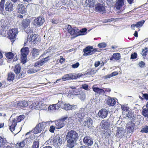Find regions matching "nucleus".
Listing matches in <instances>:
<instances>
[{"label": "nucleus", "instance_id": "nucleus-1", "mask_svg": "<svg viewBox=\"0 0 148 148\" xmlns=\"http://www.w3.org/2000/svg\"><path fill=\"white\" fill-rule=\"evenodd\" d=\"M78 137V134L75 131L71 130L69 131L66 135L67 147L69 148L73 147L76 143Z\"/></svg>", "mask_w": 148, "mask_h": 148}, {"label": "nucleus", "instance_id": "nucleus-2", "mask_svg": "<svg viewBox=\"0 0 148 148\" xmlns=\"http://www.w3.org/2000/svg\"><path fill=\"white\" fill-rule=\"evenodd\" d=\"M49 124L48 122H42L39 123L35 127L34 131V133L37 134L40 133L44 130L45 132L47 129L46 127L48 126Z\"/></svg>", "mask_w": 148, "mask_h": 148}, {"label": "nucleus", "instance_id": "nucleus-3", "mask_svg": "<svg viewBox=\"0 0 148 148\" xmlns=\"http://www.w3.org/2000/svg\"><path fill=\"white\" fill-rule=\"evenodd\" d=\"M14 71L16 74V78L18 79L23 77L25 76V73L23 71H21V66L20 64L15 65L14 68Z\"/></svg>", "mask_w": 148, "mask_h": 148}, {"label": "nucleus", "instance_id": "nucleus-4", "mask_svg": "<svg viewBox=\"0 0 148 148\" xmlns=\"http://www.w3.org/2000/svg\"><path fill=\"white\" fill-rule=\"evenodd\" d=\"M17 33V29L16 28L10 29L8 32V38L10 40L12 44L15 40V37Z\"/></svg>", "mask_w": 148, "mask_h": 148}, {"label": "nucleus", "instance_id": "nucleus-5", "mask_svg": "<svg viewBox=\"0 0 148 148\" xmlns=\"http://www.w3.org/2000/svg\"><path fill=\"white\" fill-rule=\"evenodd\" d=\"M68 116L64 117L60 119L54 121L55 127L57 129H60L63 127L65 125L66 120H67Z\"/></svg>", "mask_w": 148, "mask_h": 148}, {"label": "nucleus", "instance_id": "nucleus-6", "mask_svg": "<svg viewBox=\"0 0 148 148\" xmlns=\"http://www.w3.org/2000/svg\"><path fill=\"white\" fill-rule=\"evenodd\" d=\"M97 49L93 48L91 46H88L83 50L84 54L86 56L91 55L97 51Z\"/></svg>", "mask_w": 148, "mask_h": 148}, {"label": "nucleus", "instance_id": "nucleus-7", "mask_svg": "<svg viewBox=\"0 0 148 148\" xmlns=\"http://www.w3.org/2000/svg\"><path fill=\"white\" fill-rule=\"evenodd\" d=\"M21 61L23 63L26 62L27 56L29 52V49L28 47L23 48L21 50Z\"/></svg>", "mask_w": 148, "mask_h": 148}, {"label": "nucleus", "instance_id": "nucleus-8", "mask_svg": "<svg viewBox=\"0 0 148 148\" xmlns=\"http://www.w3.org/2000/svg\"><path fill=\"white\" fill-rule=\"evenodd\" d=\"M67 29L68 31L70 34L73 36V38H75L81 35V34H79L78 29L76 27L72 28L71 25H68Z\"/></svg>", "mask_w": 148, "mask_h": 148}, {"label": "nucleus", "instance_id": "nucleus-9", "mask_svg": "<svg viewBox=\"0 0 148 148\" xmlns=\"http://www.w3.org/2000/svg\"><path fill=\"white\" fill-rule=\"evenodd\" d=\"M60 104V108H62L66 110H70L73 109L75 108V105H71L68 103H64L62 102H58V103Z\"/></svg>", "mask_w": 148, "mask_h": 148}, {"label": "nucleus", "instance_id": "nucleus-10", "mask_svg": "<svg viewBox=\"0 0 148 148\" xmlns=\"http://www.w3.org/2000/svg\"><path fill=\"white\" fill-rule=\"evenodd\" d=\"M62 139L58 135H57L54 136L52 140V143L54 146H61L62 144Z\"/></svg>", "mask_w": 148, "mask_h": 148}, {"label": "nucleus", "instance_id": "nucleus-11", "mask_svg": "<svg viewBox=\"0 0 148 148\" xmlns=\"http://www.w3.org/2000/svg\"><path fill=\"white\" fill-rule=\"evenodd\" d=\"M83 142L88 146H91L93 144V141L92 138L88 136H84L83 139Z\"/></svg>", "mask_w": 148, "mask_h": 148}, {"label": "nucleus", "instance_id": "nucleus-12", "mask_svg": "<svg viewBox=\"0 0 148 148\" xmlns=\"http://www.w3.org/2000/svg\"><path fill=\"white\" fill-rule=\"evenodd\" d=\"M49 60V57L48 56L45 58L40 60L39 61L35 64L34 66L36 67H39L47 62Z\"/></svg>", "mask_w": 148, "mask_h": 148}, {"label": "nucleus", "instance_id": "nucleus-13", "mask_svg": "<svg viewBox=\"0 0 148 148\" xmlns=\"http://www.w3.org/2000/svg\"><path fill=\"white\" fill-rule=\"evenodd\" d=\"M95 9L96 11L99 13L103 12L106 11L105 7L103 4L100 3L96 4Z\"/></svg>", "mask_w": 148, "mask_h": 148}, {"label": "nucleus", "instance_id": "nucleus-14", "mask_svg": "<svg viewBox=\"0 0 148 148\" xmlns=\"http://www.w3.org/2000/svg\"><path fill=\"white\" fill-rule=\"evenodd\" d=\"M108 114V112L105 109H102L99 111L98 115L100 118H105L107 117Z\"/></svg>", "mask_w": 148, "mask_h": 148}, {"label": "nucleus", "instance_id": "nucleus-15", "mask_svg": "<svg viewBox=\"0 0 148 148\" xmlns=\"http://www.w3.org/2000/svg\"><path fill=\"white\" fill-rule=\"evenodd\" d=\"M106 102L109 106H113L116 104V101L114 98L108 96Z\"/></svg>", "mask_w": 148, "mask_h": 148}, {"label": "nucleus", "instance_id": "nucleus-16", "mask_svg": "<svg viewBox=\"0 0 148 148\" xmlns=\"http://www.w3.org/2000/svg\"><path fill=\"white\" fill-rule=\"evenodd\" d=\"M30 20L26 18L23 19L21 23L22 27L25 29L30 26Z\"/></svg>", "mask_w": 148, "mask_h": 148}, {"label": "nucleus", "instance_id": "nucleus-17", "mask_svg": "<svg viewBox=\"0 0 148 148\" xmlns=\"http://www.w3.org/2000/svg\"><path fill=\"white\" fill-rule=\"evenodd\" d=\"M93 123V120L91 118L87 117L86 120L83 122V124L84 126H86L89 128L92 125Z\"/></svg>", "mask_w": 148, "mask_h": 148}, {"label": "nucleus", "instance_id": "nucleus-18", "mask_svg": "<svg viewBox=\"0 0 148 148\" xmlns=\"http://www.w3.org/2000/svg\"><path fill=\"white\" fill-rule=\"evenodd\" d=\"M30 41H31L34 44H37L39 41L38 36L35 34L32 35L30 36L29 38Z\"/></svg>", "mask_w": 148, "mask_h": 148}, {"label": "nucleus", "instance_id": "nucleus-19", "mask_svg": "<svg viewBox=\"0 0 148 148\" xmlns=\"http://www.w3.org/2000/svg\"><path fill=\"white\" fill-rule=\"evenodd\" d=\"M45 22L44 18L41 16H39L35 18L34 20V23L37 25H41Z\"/></svg>", "mask_w": 148, "mask_h": 148}, {"label": "nucleus", "instance_id": "nucleus-20", "mask_svg": "<svg viewBox=\"0 0 148 148\" xmlns=\"http://www.w3.org/2000/svg\"><path fill=\"white\" fill-rule=\"evenodd\" d=\"M17 123L15 118H14L12 121H10V129L11 131L13 132L15 130Z\"/></svg>", "mask_w": 148, "mask_h": 148}, {"label": "nucleus", "instance_id": "nucleus-21", "mask_svg": "<svg viewBox=\"0 0 148 148\" xmlns=\"http://www.w3.org/2000/svg\"><path fill=\"white\" fill-rule=\"evenodd\" d=\"M135 125V124L132 121H130L127 123V128L129 132L132 133L133 132Z\"/></svg>", "mask_w": 148, "mask_h": 148}, {"label": "nucleus", "instance_id": "nucleus-22", "mask_svg": "<svg viewBox=\"0 0 148 148\" xmlns=\"http://www.w3.org/2000/svg\"><path fill=\"white\" fill-rule=\"evenodd\" d=\"M18 107L21 108L27 107L28 106V102L25 101H18L17 102Z\"/></svg>", "mask_w": 148, "mask_h": 148}, {"label": "nucleus", "instance_id": "nucleus-23", "mask_svg": "<svg viewBox=\"0 0 148 148\" xmlns=\"http://www.w3.org/2000/svg\"><path fill=\"white\" fill-rule=\"evenodd\" d=\"M125 132V130L123 128L118 127L116 135L118 137L121 138L124 136Z\"/></svg>", "mask_w": 148, "mask_h": 148}, {"label": "nucleus", "instance_id": "nucleus-24", "mask_svg": "<svg viewBox=\"0 0 148 148\" xmlns=\"http://www.w3.org/2000/svg\"><path fill=\"white\" fill-rule=\"evenodd\" d=\"M5 7V10L8 11H11L13 9V5L10 1L6 2Z\"/></svg>", "mask_w": 148, "mask_h": 148}, {"label": "nucleus", "instance_id": "nucleus-25", "mask_svg": "<svg viewBox=\"0 0 148 148\" xmlns=\"http://www.w3.org/2000/svg\"><path fill=\"white\" fill-rule=\"evenodd\" d=\"M124 0H117L115 3V7L117 10H120L124 5Z\"/></svg>", "mask_w": 148, "mask_h": 148}, {"label": "nucleus", "instance_id": "nucleus-26", "mask_svg": "<svg viewBox=\"0 0 148 148\" xmlns=\"http://www.w3.org/2000/svg\"><path fill=\"white\" fill-rule=\"evenodd\" d=\"M18 12L21 14H24L26 11V9L23 4H19L18 7Z\"/></svg>", "mask_w": 148, "mask_h": 148}, {"label": "nucleus", "instance_id": "nucleus-27", "mask_svg": "<svg viewBox=\"0 0 148 148\" xmlns=\"http://www.w3.org/2000/svg\"><path fill=\"white\" fill-rule=\"evenodd\" d=\"M101 123H102L103 129L105 130L108 129L110 126V123L108 120L106 121L102 120Z\"/></svg>", "mask_w": 148, "mask_h": 148}, {"label": "nucleus", "instance_id": "nucleus-28", "mask_svg": "<svg viewBox=\"0 0 148 148\" xmlns=\"http://www.w3.org/2000/svg\"><path fill=\"white\" fill-rule=\"evenodd\" d=\"M40 50L38 49L33 48L32 50L31 54L32 57L35 58L37 57L39 54Z\"/></svg>", "mask_w": 148, "mask_h": 148}, {"label": "nucleus", "instance_id": "nucleus-29", "mask_svg": "<svg viewBox=\"0 0 148 148\" xmlns=\"http://www.w3.org/2000/svg\"><path fill=\"white\" fill-rule=\"evenodd\" d=\"M58 103L56 104H53L50 106L48 108V110H58V109L60 108V104H58Z\"/></svg>", "mask_w": 148, "mask_h": 148}, {"label": "nucleus", "instance_id": "nucleus-30", "mask_svg": "<svg viewBox=\"0 0 148 148\" xmlns=\"http://www.w3.org/2000/svg\"><path fill=\"white\" fill-rule=\"evenodd\" d=\"M92 89L93 91L95 93L99 95H104V90L103 89L100 88L98 87H92Z\"/></svg>", "mask_w": 148, "mask_h": 148}, {"label": "nucleus", "instance_id": "nucleus-31", "mask_svg": "<svg viewBox=\"0 0 148 148\" xmlns=\"http://www.w3.org/2000/svg\"><path fill=\"white\" fill-rule=\"evenodd\" d=\"M74 76L71 74H66L63 76L62 79L63 81H66L74 79Z\"/></svg>", "mask_w": 148, "mask_h": 148}, {"label": "nucleus", "instance_id": "nucleus-32", "mask_svg": "<svg viewBox=\"0 0 148 148\" xmlns=\"http://www.w3.org/2000/svg\"><path fill=\"white\" fill-rule=\"evenodd\" d=\"M78 119V121L81 122L82 121L85 115V113L84 112L81 111L79 113L77 114Z\"/></svg>", "mask_w": 148, "mask_h": 148}, {"label": "nucleus", "instance_id": "nucleus-33", "mask_svg": "<svg viewBox=\"0 0 148 148\" xmlns=\"http://www.w3.org/2000/svg\"><path fill=\"white\" fill-rule=\"evenodd\" d=\"M15 77V75L10 72L8 73L7 80L9 81H13Z\"/></svg>", "mask_w": 148, "mask_h": 148}, {"label": "nucleus", "instance_id": "nucleus-34", "mask_svg": "<svg viewBox=\"0 0 148 148\" xmlns=\"http://www.w3.org/2000/svg\"><path fill=\"white\" fill-rule=\"evenodd\" d=\"M25 145V140H22L16 145V148H24Z\"/></svg>", "mask_w": 148, "mask_h": 148}, {"label": "nucleus", "instance_id": "nucleus-35", "mask_svg": "<svg viewBox=\"0 0 148 148\" xmlns=\"http://www.w3.org/2000/svg\"><path fill=\"white\" fill-rule=\"evenodd\" d=\"M95 0H86V3L90 8H93L95 4Z\"/></svg>", "mask_w": 148, "mask_h": 148}, {"label": "nucleus", "instance_id": "nucleus-36", "mask_svg": "<svg viewBox=\"0 0 148 148\" xmlns=\"http://www.w3.org/2000/svg\"><path fill=\"white\" fill-rule=\"evenodd\" d=\"M96 73L95 70L93 69H88L85 73L86 75H94Z\"/></svg>", "mask_w": 148, "mask_h": 148}, {"label": "nucleus", "instance_id": "nucleus-37", "mask_svg": "<svg viewBox=\"0 0 148 148\" xmlns=\"http://www.w3.org/2000/svg\"><path fill=\"white\" fill-rule=\"evenodd\" d=\"M113 57L114 60H118L120 59L121 58V55L119 53H116L113 54Z\"/></svg>", "mask_w": 148, "mask_h": 148}, {"label": "nucleus", "instance_id": "nucleus-38", "mask_svg": "<svg viewBox=\"0 0 148 148\" xmlns=\"http://www.w3.org/2000/svg\"><path fill=\"white\" fill-rule=\"evenodd\" d=\"M5 56L6 58L8 59H12L13 58L14 55L12 52L6 53Z\"/></svg>", "mask_w": 148, "mask_h": 148}, {"label": "nucleus", "instance_id": "nucleus-39", "mask_svg": "<svg viewBox=\"0 0 148 148\" xmlns=\"http://www.w3.org/2000/svg\"><path fill=\"white\" fill-rule=\"evenodd\" d=\"M141 114L145 117L148 118V110L147 109H143Z\"/></svg>", "mask_w": 148, "mask_h": 148}, {"label": "nucleus", "instance_id": "nucleus-40", "mask_svg": "<svg viewBox=\"0 0 148 148\" xmlns=\"http://www.w3.org/2000/svg\"><path fill=\"white\" fill-rule=\"evenodd\" d=\"M25 118V116L24 115L22 114L18 116H17L16 118V121L17 123L21 121L22 120H23Z\"/></svg>", "mask_w": 148, "mask_h": 148}, {"label": "nucleus", "instance_id": "nucleus-41", "mask_svg": "<svg viewBox=\"0 0 148 148\" xmlns=\"http://www.w3.org/2000/svg\"><path fill=\"white\" fill-rule=\"evenodd\" d=\"M148 51V49L147 48V47H145L144 49H142L141 54L143 57H144V56H146L147 55Z\"/></svg>", "mask_w": 148, "mask_h": 148}, {"label": "nucleus", "instance_id": "nucleus-42", "mask_svg": "<svg viewBox=\"0 0 148 148\" xmlns=\"http://www.w3.org/2000/svg\"><path fill=\"white\" fill-rule=\"evenodd\" d=\"M39 142L37 140L34 141L32 147V148H39Z\"/></svg>", "mask_w": 148, "mask_h": 148}, {"label": "nucleus", "instance_id": "nucleus-43", "mask_svg": "<svg viewBox=\"0 0 148 148\" xmlns=\"http://www.w3.org/2000/svg\"><path fill=\"white\" fill-rule=\"evenodd\" d=\"M127 116L129 118L134 119V113L131 111H129L128 113L127 114Z\"/></svg>", "mask_w": 148, "mask_h": 148}, {"label": "nucleus", "instance_id": "nucleus-44", "mask_svg": "<svg viewBox=\"0 0 148 148\" xmlns=\"http://www.w3.org/2000/svg\"><path fill=\"white\" fill-rule=\"evenodd\" d=\"M87 29L86 28H82L81 30H79L78 29L79 34H81V35H84L87 33Z\"/></svg>", "mask_w": 148, "mask_h": 148}, {"label": "nucleus", "instance_id": "nucleus-45", "mask_svg": "<svg viewBox=\"0 0 148 148\" xmlns=\"http://www.w3.org/2000/svg\"><path fill=\"white\" fill-rule=\"evenodd\" d=\"M6 143V140L0 136V147L4 145Z\"/></svg>", "mask_w": 148, "mask_h": 148}, {"label": "nucleus", "instance_id": "nucleus-46", "mask_svg": "<svg viewBox=\"0 0 148 148\" xmlns=\"http://www.w3.org/2000/svg\"><path fill=\"white\" fill-rule=\"evenodd\" d=\"M5 0H1L0 2V12H2L3 10Z\"/></svg>", "mask_w": 148, "mask_h": 148}, {"label": "nucleus", "instance_id": "nucleus-47", "mask_svg": "<svg viewBox=\"0 0 148 148\" xmlns=\"http://www.w3.org/2000/svg\"><path fill=\"white\" fill-rule=\"evenodd\" d=\"M145 22V21L143 20H142L136 23V27L138 28L140 27H142L143 25Z\"/></svg>", "mask_w": 148, "mask_h": 148}, {"label": "nucleus", "instance_id": "nucleus-48", "mask_svg": "<svg viewBox=\"0 0 148 148\" xmlns=\"http://www.w3.org/2000/svg\"><path fill=\"white\" fill-rule=\"evenodd\" d=\"M107 46V45L105 42H101L99 43L98 45V47L100 48H104L105 47Z\"/></svg>", "mask_w": 148, "mask_h": 148}, {"label": "nucleus", "instance_id": "nucleus-49", "mask_svg": "<svg viewBox=\"0 0 148 148\" xmlns=\"http://www.w3.org/2000/svg\"><path fill=\"white\" fill-rule=\"evenodd\" d=\"M140 132L142 133H147L148 132V126H146L142 128L140 131Z\"/></svg>", "mask_w": 148, "mask_h": 148}, {"label": "nucleus", "instance_id": "nucleus-50", "mask_svg": "<svg viewBox=\"0 0 148 148\" xmlns=\"http://www.w3.org/2000/svg\"><path fill=\"white\" fill-rule=\"evenodd\" d=\"M106 131H105V134L106 135V136L107 137H109L110 136V134L111 133V132L110 131V130H106Z\"/></svg>", "mask_w": 148, "mask_h": 148}, {"label": "nucleus", "instance_id": "nucleus-51", "mask_svg": "<svg viewBox=\"0 0 148 148\" xmlns=\"http://www.w3.org/2000/svg\"><path fill=\"white\" fill-rule=\"evenodd\" d=\"M38 70L35 69L34 68L30 69L28 70L27 71V72L29 73H33L36 72Z\"/></svg>", "mask_w": 148, "mask_h": 148}, {"label": "nucleus", "instance_id": "nucleus-52", "mask_svg": "<svg viewBox=\"0 0 148 148\" xmlns=\"http://www.w3.org/2000/svg\"><path fill=\"white\" fill-rule=\"evenodd\" d=\"M137 54L136 52H134L132 54L131 56V59H135L137 58Z\"/></svg>", "mask_w": 148, "mask_h": 148}, {"label": "nucleus", "instance_id": "nucleus-53", "mask_svg": "<svg viewBox=\"0 0 148 148\" xmlns=\"http://www.w3.org/2000/svg\"><path fill=\"white\" fill-rule=\"evenodd\" d=\"M138 65L140 67L143 68L145 65V63L143 61H141L139 62Z\"/></svg>", "mask_w": 148, "mask_h": 148}, {"label": "nucleus", "instance_id": "nucleus-54", "mask_svg": "<svg viewBox=\"0 0 148 148\" xmlns=\"http://www.w3.org/2000/svg\"><path fill=\"white\" fill-rule=\"evenodd\" d=\"M79 64L78 62H77L76 63L73 64L71 65V67L73 69H75L77 68L79 66Z\"/></svg>", "mask_w": 148, "mask_h": 148}, {"label": "nucleus", "instance_id": "nucleus-55", "mask_svg": "<svg viewBox=\"0 0 148 148\" xmlns=\"http://www.w3.org/2000/svg\"><path fill=\"white\" fill-rule=\"evenodd\" d=\"M55 127L53 125H51L50 126L49 131L51 133H53L55 130Z\"/></svg>", "mask_w": 148, "mask_h": 148}, {"label": "nucleus", "instance_id": "nucleus-56", "mask_svg": "<svg viewBox=\"0 0 148 148\" xmlns=\"http://www.w3.org/2000/svg\"><path fill=\"white\" fill-rule=\"evenodd\" d=\"M102 88L104 90V93L107 92H110L111 91V89L109 88Z\"/></svg>", "mask_w": 148, "mask_h": 148}, {"label": "nucleus", "instance_id": "nucleus-57", "mask_svg": "<svg viewBox=\"0 0 148 148\" xmlns=\"http://www.w3.org/2000/svg\"><path fill=\"white\" fill-rule=\"evenodd\" d=\"M82 87L84 89L86 90H87L88 88V86L86 84L83 85Z\"/></svg>", "mask_w": 148, "mask_h": 148}, {"label": "nucleus", "instance_id": "nucleus-58", "mask_svg": "<svg viewBox=\"0 0 148 148\" xmlns=\"http://www.w3.org/2000/svg\"><path fill=\"white\" fill-rule=\"evenodd\" d=\"M119 73L117 71H114L113 72L111 73V75L112 77L114 76H116Z\"/></svg>", "mask_w": 148, "mask_h": 148}, {"label": "nucleus", "instance_id": "nucleus-59", "mask_svg": "<svg viewBox=\"0 0 148 148\" xmlns=\"http://www.w3.org/2000/svg\"><path fill=\"white\" fill-rule=\"evenodd\" d=\"M143 97L146 100H148V94L145 93L143 94Z\"/></svg>", "mask_w": 148, "mask_h": 148}, {"label": "nucleus", "instance_id": "nucleus-60", "mask_svg": "<svg viewBox=\"0 0 148 148\" xmlns=\"http://www.w3.org/2000/svg\"><path fill=\"white\" fill-rule=\"evenodd\" d=\"M33 29L31 28H29V29H27L26 31V33L27 34H31V33H33Z\"/></svg>", "mask_w": 148, "mask_h": 148}, {"label": "nucleus", "instance_id": "nucleus-61", "mask_svg": "<svg viewBox=\"0 0 148 148\" xmlns=\"http://www.w3.org/2000/svg\"><path fill=\"white\" fill-rule=\"evenodd\" d=\"M100 64V62L99 61H96L95 63V67H98Z\"/></svg>", "mask_w": 148, "mask_h": 148}, {"label": "nucleus", "instance_id": "nucleus-62", "mask_svg": "<svg viewBox=\"0 0 148 148\" xmlns=\"http://www.w3.org/2000/svg\"><path fill=\"white\" fill-rule=\"evenodd\" d=\"M127 3L130 4L131 5L134 3V0H127Z\"/></svg>", "mask_w": 148, "mask_h": 148}, {"label": "nucleus", "instance_id": "nucleus-63", "mask_svg": "<svg viewBox=\"0 0 148 148\" xmlns=\"http://www.w3.org/2000/svg\"><path fill=\"white\" fill-rule=\"evenodd\" d=\"M112 77L111 74L109 75H105L104 76V77L105 79H107L108 78H110Z\"/></svg>", "mask_w": 148, "mask_h": 148}, {"label": "nucleus", "instance_id": "nucleus-64", "mask_svg": "<svg viewBox=\"0 0 148 148\" xmlns=\"http://www.w3.org/2000/svg\"><path fill=\"white\" fill-rule=\"evenodd\" d=\"M83 74H82L81 73H78L77 75V77L78 78H79L81 77H82V76L83 75Z\"/></svg>", "mask_w": 148, "mask_h": 148}]
</instances>
